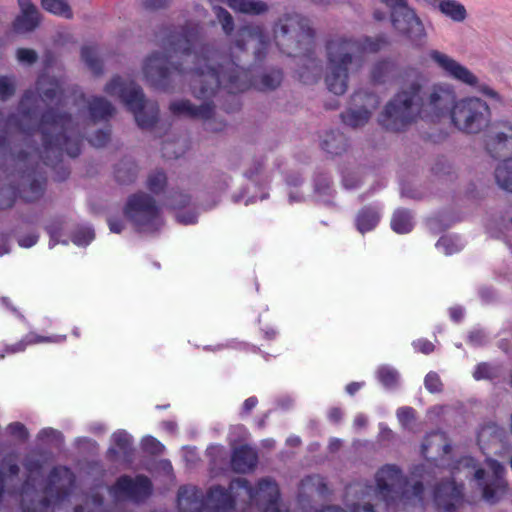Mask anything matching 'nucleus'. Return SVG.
Segmentation results:
<instances>
[{
	"mask_svg": "<svg viewBox=\"0 0 512 512\" xmlns=\"http://www.w3.org/2000/svg\"><path fill=\"white\" fill-rule=\"evenodd\" d=\"M473 377L476 380L489 379L491 378V368L487 363H479L473 373Z\"/></svg>",
	"mask_w": 512,
	"mask_h": 512,
	"instance_id": "54",
	"label": "nucleus"
},
{
	"mask_svg": "<svg viewBox=\"0 0 512 512\" xmlns=\"http://www.w3.org/2000/svg\"><path fill=\"white\" fill-rule=\"evenodd\" d=\"M321 147L328 154L341 155L347 150L348 140L342 132L331 130L322 140Z\"/></svg>",
	"mask_w": 512,
	"mask_h": 512,
	"instance_id": "27",
	"label": "nucleus"
},
{
	"mask_svg": "<svg viewBox=\"0 0 512 512\" xmlns=\"http://www.w3.org/2000/svg\"><path fill=\"white\" fill-rule=\"evenodd\" d=\"M233 11L247 15H261L268 11L267 3L262 0H223Z\"/></svg>",
	"mask_w": 512,
	"mask_h": 512,
	"instance_id": "25",
	"label": "nucleus"
},
{
	"mask_svg": "<svg viewBox=\"0 0 512 512\" xmlns=\"http://www.w3.org/2000/svg\"><path fill=\"white\" fill-rule=\"evenodd\" d=\"M233 479L228 487L212 485L203 495L202 491L194 486H181L177 499L180 506L205 512H234L237 508L242 511L243 502L240 489L232 488Z\"/></svg>",
	"mask_w": 512,
	"mask_h": 512,
	"instance_id": "7",
	"label": "nucleus"
},
{
	"mask_svg": "<svg viewBox=\"0 0 512 512\" xmlns=\"http://www.w3.org/2000/svg\"><path fill=\"white\" fill-rule=\"evenodd\" d=\"M489 105L478 97H465L454 103L450 109L452 124L466 134H479L491 123Z\"/></svg>",
	"mask_w": 512,
	"mask_h": 512,
	"instance_id": "10",
	"label": "nucleus"
},
{
	"mask_svg": "<svg viewBox=\"0 0 512 512\" xmlns=\"http://www.w3.org/2000/svg\"><path fill=\"white\" fill-rule=\"evenodd\" d=\"M413 347L416 351L423 354H430L434 351V344L427 339H419L413 342Z\"/></svg>",
	"mask_w": 512,
	"mask_h": 512,
	"instance_id": "55",
	"label": "nucleus"
},
{
	"mask_svg": "<svg viewBox=\"0 0 512 512\" xmlns=\"http://www.w3.org/2000/svg\"><path fill=\"white\" fill-rule=\"evenodd\" d=\"M387 44L384 36L353 38L336 36L326 43L327 73L325 84L335 95H343L348 88L349 70H358L365 53H376Z\"/></svg>",
	"mask_w": 512,
	"mask_h": 512,
	"instance_id": "5",
	"label": "nucleus"
},
{
	"mask_svg": "<svg viewBox=\"0 0 512 512\" xmlns=\"http://www.w3.org/2000/svg\"><path fill=\"white\" fill-rule=\"evenodd\" d=\"M113 446L106 451V458L111 462L118 460L122 454L124 458H130L133 454L132 438L124 430H118L112 435Z\"/></svg>",
	"mask_w": 512,
	"mask_h": 512,
	"instance_id": "24",
	"label": "nucleus"
},
{
	"mask_svg": "<svg viewBox=\"0 0 512 512\" xmlns=\"http://www.w3.org/2000/svg\"><path fill=\"white\" fill-rule=\"evenodd\" d=\"M115 497H124L135 503H141L151 496L153 485L151 480L138 474L134 478L129 475L118 477L110 489Z\"/></svg>",
	"mask_w": 512,
	"mask_h": 512,
	"instance_id": "17",
	"label": "nucleus"
},
{
	"mask_svg": "<svg viewBox=\"0 0 512 512\" xmlns=\"http://www.w3.org/2000/svg\"><path fill=\"white\" fill-rule=\"evenodd\" d=\"M464 486L453 479H443L433 488V503L437 512H458L464 504Z\"/></svg>",
	"mask_w": 512,
	"mask_h": 512,
	"instance_id": "18",
	"label": "nucleus"
},
{
	"mask_svg": "<svg viewBox=\"0 0 512 512\" xmlns=\"http://www.w3.org/2000/svg\"><path fill=\"white\" fill-rule=\"evenodd\" d=\"M258 404V398L256 396H250L248 397L241 407V415L247 416L250 414V412L257 406Z\"/></svg>",
	"mask_w": 512,
	"mask_h": 512,
	"instance_id": "56",
	"label": "nucleus"
},
{
	"mask_svg": "<svg viewBox=\"0 0 512 512\" xmlns=\"http://www.w3.org/2000/svg\"><path fill=\"white\" fill-rule=\"evenodd\" d=\"M214 13L225 34L231 35L234 31V19L232 15L221 6L214 7Z\"/></svg>",
	"mask_w": 512,
	"mask_h": 512,
	"instance_id": "42",
	"label": "nucleus"
},
{
	"mask_svg": "<svg viewBox=\"0 0 512 512\" xmlns=\"http://www.w3.org/2000/svg\"><path fill=\"white\" fill-rule=\"evenodd\" d=\"M233 489H240L242 494V512H261L269 504L273 505L276 500H280V490L277 482L265 477L257 481L252 486L246 478H235L232 484Z\"/></svg>",
	"mask_w": 512,
	"mask_h": 512,
	"instance_id": "12",
	"label": "nucleus"
},
{
	"mask_svg": "<svg viewBox=\"0 0 512 512\" xmlns=\"http://www.w3.org/2000/svg\"><path fill=\"white\" fill-rule=\"evenodd\" d=\"M138 174V166L132 160H122L115 166V179L120 184L133 183Z\"/></svg>",
	"mask_w": 512,
	"mask_h": 512,
	"instance_id": "32",
	"label": "nucleus"
},
{
	"mask_svg": "<svg viewBox=\"0 0 512 512\" xmlns=\"http://www.w3.org/2000/svg\"><path fill=\"white\" fill-rule=\"evenodd\" d=\"M38 239H39L38 234L31 233V234H28V235H25V236H22L21 238H19L18 243L21 247L30 248L37 243Z\"/></svg>",
	"mask_w": 512,
	"mask_h": 512,
	"instance_id": "58",
	"label": "nucleus"
},
{
	"mask_svg": "<svg viewBox=\"0 0 512 512\" xmlns=\"http://www.w3.org/2000/svg\"><path fill=\"white\" fill-rule=\"evenodd\" d=\"M34 96H35L34 91L31 89H28L23 93V95L21 97L20 108H21L22 115L25 117H30L32 114V109L30 107H25V105L27 102L31 101L34 98Z\"/></svg>",
	"mask_w": 512,
	"mask_h": 512,
	"instance_id": "53",
	"label": "nucleus"
},
{
	"mask_svg": "<svg viewBox=\"0 0 512 512\" xmlns=\"http://www.w3.org/2000/svg\"><path fill=\"white\" fill-rule=\"evenodd\" d=\"M217 90L215 93H217ZM216 94L209 98H198L199 100H204L199 106L193 105L189 100L182 99L172 101L169 105V110L174 116H184L190 119H202V120H210L214 116L215 105L210 99H212Z\"/></svg>",
	"mask_w": 512,
	"mask_h": 512,
	"instance_id": "21",
	"label": "nucleus"
},
{
	"mask_svg": "<svg viewBox=\"0 0 512 512\" xmlns=\"http://www.w3.org/2000/svg\"><path fill=\"white\" fill-rule=\"evenodd\" d=\"M350 512H376L375 506L370 503L364 504H353L350 508Z\"/></svg>",
	"mask_w": 512,
	"mask_h": 512,
	"instance_id": "61",
	"label": "nucleus"
},
{
	"mask_svg": "<svg viewBox=\"0 0 512 512\" xmlns=\"http://www.w3.org/2000/svg\"><path fill=\"white\" fill-rule=\"evenodd\" d=\"M111 137V129H99L89 139V143L96 147L101 148L108 144Z\"/></svg>",
	"mask_w": 512,
	"mask_h": 512,
	"instance_id": "45",
	"label": "nucleus"
},
{
	"mask_svg": "<svg viewBox=\"0 0 512 512\" xmlns=\"http://www.w3.org/2000/svg\"><path fill=\"white\" fill-rule=\"evenodd\" d=\"M124 214L138 232H158L164 225L160 208L155 199L142 191L128 197L124 206Z\"/></svg>",
	"mask_w": 512,
	"mask_h": 512,
	"instance_id": "11",
	"label": "nucleus"
},
{
	"mask_svg": "<svg viewBox=\"0 0 512 512\" xmlns=\"http://www.w3.org/2000/svg\"><path fill=\"white\" fill-rule=\"evenodd\" d=\"M95 237L94 231L90 228L80 229L72 237L77 245H88Z\"/></svg>",
	"mask_w": 512,
	"mask_h": 512,
	"instance_id": "49",
	"label": "nucleus"
},
{
	"mask_svg": "<svg viewBox=\"0 0 512 512\" xmlns=\"http://www.w3.org/2000/svg\"><path fill=\"white\" fill-rule=\"evenodd\" d=\"M429 58L440 68L448 77L455 79L465 85L476 88L484 96L497 102H501V96L497 91L486 84H479L478 78L467 67L463 66L455 59L438 50H431Z\"/></svg>",
	"mask_w": 512,
	"mask_h": 512,
	"instance_id": "14",
	"label": "nucleus"
},
{
	"mask_svg": "<svg viewBox=\"0 0 512 512\" xmlns=\"http://www.w3.org/2000/svg\"><path fill=\"white\" fill-rule=\"evenodd\" d=\"M391 228L398 234L409 233L413 229V218L409 210L397 209L391 219Z\"/></svg>",
	"mask_w": 512,
	"mask_h": 512,
	"instance_id": "33",
	"label": "nucleus"
},
{
	"mask_svg": "<svg viewBox=\"0 0 512 512\" xmlns=\"http://www.w3.org/2000/svg\"><path fill=\"white\" fill-rule=\"evenodd\" d=\"M343 413L339 407H332L328 412V419L333 423H339L342 419Z\"/></svg>",
	"mask_w": 512,
	"mask_h": 512,
	"instance_id": "64",
	"label": "nucleus"
},
{
	"mask_svg": "<svg viewBox=\"0 0 512 512\" xmlns=\"http://www.w3.org/2000/svg\"><path fill=\"white\" fill-rule=\"evenodd\" d=\"M67 336L65 334H57L52 336H42L36 332H29L21 340L14 344H4L6 355L16 354L24 352L28 346L36 345L40 343H62L66 341Z\"/></svg>",
	"mask_w": 512,
	"mask_h": 512,
	"instance_id": "22",
	"label": "nucleus"
},
{
	"mask_svg": "<svg viewBox=\"0 0 512 512\" xmlns=\"http://www.w3.org/2000/svg\"><path fill=\"white\" fill-rule=\"evenodd\" d=\"M62 475L69 476L70 481H73V475L67 467H53L49 472L47 483L44 487L45 494H53L54 486L56 482L62 477Z\"/></svg>",
	"mask_w": 512,
	"mask_h": 512,
	"instance_id": "38",
	"label": "nucleus"
},
{
	"mask_svg": "<svg viewBox=\"0 0 512 512\" xmlns=\"http://www.w3.org/2000/svg\"><path fill=\"white\" fill-rule=\"evenodd\" d=\"M75 124L71 113L59 111L55 107L45 109L39 118L38 131L41 134V148L36 147L29 153L28 166L33 157L39 158L42 163L51 167L54 172V180L65 181L70 176V169L63 163V155L66 153L71 158H76L81 153L82 137L73 136ZM39 165L37 162L34 166Z\"/></svg>",
	"mask_w": 512,
	"mask_h": 512,
	"instance_id": "3",
	"label": "nucleus"
},
{
	"mask_svg": "<svg viewBox=\"0 0 512 512\" xmlns=\"http://www.w3.org/2000/svg\"><path fill=\"white\" fill-rule=\"evenodd\" d=\"M375 493L385 503L386 512H391L400 503L422 504L425 487L421 481H416L408 488L407 478L402 470L394 464L382 466L375 474Z\"/></svg>",
	"mask_w": 512,
	"mask_h": 512,
	"instance_id": "6",
	"label": "nucleus"
},
{
	"mask_svg": "<svg viewBox=\"0 0 512 512\" xmlns=\"http://www.w3.org/2000/svg\"><path fill=\"white\" fill-rule=\"evenodd\" d=\"M8 433L13 438L26 442L29 438V432L26 426L21 422H12L7 427Z\"/></svg>",
	"mask_w": 512,
	"mask_h": 512,
	"instance_id": "46",
	"label": "nucleus"
},
{
	"mask_svg": "<svg viewBox=\"0 0 512 512\" xmlns=\"http://www.w3.org/2000/svg\"><path fill=\"white\" fill-rule=\"evenodd\" d=\"M257 452L248 445H241L233 450L231 468L237 473H248L257 466Z\"/></svg>",
	"mask_w": 512,
	"mask_h": 512,
	"instance_id": "23",
	"label": "nucleus"
},
{
	"mask_svg": "<svg viewBox=\"0 0 512 512\" xmlns=\"http://www.w3.org/2000/svg\"><path fill=\"white\" fill-rule=\"evenodd\" d=\"M177 220L185 225L194 224L197 221V215L195 212L178 213Z\"/></svg>",
	"mask_w": 512,
	"mask_h": 512,
	"instance_id": "59",
	"label": "nucleus"
},
{
	"mask_svg": "<svg viewBox=\"0 0 512 512\" xmlns=\"http://www.w3.org/2000/svg\"><path fill=\"white\" fill-rule=\"evenodd\" d=\"M314 38L309 19L301 14L285 13L274 23V42L281 53L299 58L302 66L297 76L304 84L317 82L321 75V61L314 53Z\"/></svg>",
	"mask_w": 512,
	"mask_h": 512,
	"instance_id": "4",
	"label": "nucleus"
},
{
	"mask_svg": "<svg viewBox=\"0 0 512 512\" xmlns=\"http://www.w3.org/2000/svg\"><path fill=\"white\" fill-rule=\"evenodd\" d=\"M155 43L163 52H153L143 63V74L156 90L173 92L186 78L195 98H209L217 90L228 94L242 93L251 87L259 91L276 89L283 80L280 69L254 77L251 68L241 67L227 54L201 39L200 26L187 21L178 28L162 27Z\"/></svg>",
	"mask_w": 512,
	"mask_h": 512,
	"instance_id": "1",
	"label": "nucleus"
},
{
	"mask_svg": "<svg viewBox=\"0 0 512 512\" xmlns=\"http://www.w3.org/2000/svg\"><path fill=\"white\" fill-rule=\"evenodd\" d=\"M377 377L386 388H394L398 384L399 374L395 369L383 366L378 369Z\"/></svg>",
	"mask_w": 512,
	"mask_h": 512,
	"instance_id": "41",
	"label": "nucleus"
},
{
	"mask_svg": "<svg viewBox=\"0 0 512 512\" xmlns=\"http://www.w3.org/2000/svg\"><path fill=\"white\" fill-rule=\"evenodd\" d=\"M44 10L67 19L72 18L73 13L67 0H41Z\"/></svg>",
	"mask_w": 512,
	"mask_h": 512,
	"instance_id": "37",
	"label": "nucleus"
},
{
	"mask_svg": "<svg viewBox=\"0 0 512 512\" xmlns=\"http://www.w3.org/2000/svg\"><path fill=\"white\" fill-rule=\"evenodd\" d=\"M81 59L95 76L103 73V63L97 56V49L92 45H85L81 49Z\"/></svg>",
	"mask_w": 512,
	"mask_h": 512,
	"instance_id": "34",
	"label": "nucleus"
},
{
	"mask_svg": "<svg viewBox=\"0 0 512 512\" xmlns=\"http://www.w3.org/2000/svg\"><path fill=\"white\" fill-rule=\"evenodd\" d=\"M38 11L21 12L13 22V30L17 33H26L35 30L40 24Z\"/></svg>",
	"mask_w": 512,
	"mask_h": 512,
	"instance_id": "31",
	"label": "nucleus"
},
{
	"mask_svg": "<svg viewBox=\"0 0 512 512\" xmlns=\"http://www.w3.org/2000/svg\"><path fill=\"white\" fill-rule=\"evenodd\" d=\"M433 445H437V451H441L443 454L450 453L452 449L451 445L446 442L445 434L440 431H432L425 436L421 444V453L424 457L428 456Z\"/></svg>",
	"mask_w": 512,
	"mask_h": 512,
	"instance_id": "29",
	"label": "nucleus"
},
{
	"mask_svg": "<svg viewBox=\"0 0 512 512\" xmlns=\"http://www.w3.org/2000/svg\"><path fill=\"white\" fill-rule=\"evenodd\" d=\"M395 69V63L389 59H383L376 62L371 70V80L374 83H385L389 75Z\"/></svg>",
	"mask_w": 512,
	"mask_h": 512,
	"instance_id": "36",
	"label": "nucleus"
},
{
	"mask_svg": "<svg viewBox=\"0 0 512 512\" xmlns=\"http://www.w3.org/2000/svg\"><path fill=\"white\" fill-rule=\"evenodd\" d=\"M351 101L358 108H349L342 112L340 117L342 122L352 128L364 126L370 119L372 111L375 110L379 103V97L373 93L365 90L355 92Z\"/></svg>",
	"mask_w": 512,
	"mask_h": 512,
	"instance_id": "16",
	"label": "nucleus"
},
{
	"mask_svg": "<svg viewBox=\"0 0 512 512\" xmlns=\"http://www.w3.org/2000/svg\"><path fill=\"white\" fill-rule=\"evenodd\" d=\"M141 445L144 452L153 456L161 455L165 451V446L153 436L145 437Z\"/></svg>",
	"mask_w": 512,
	"mask_h": 512,
	"instance_id": "43",
	"label": "nucleus"
},
{
	"mask_svg": "<svg viewBox=\"0 0 512 512\" xmlns=\"http://www.w3.org/2000/svg\"><path fill=\"white\" fill-rule=\"evenodd\" d=\"M391 9V22L395 30L406 36L416 47L426 42L423 23L406 0H382Z\"/></svg>",
	"mask_w": 512,
	"mask_h": 512,
	"instance_id": "13",
	"label": "nucleus"
},
{
	"mask_svg": "<svg viewBox=\"0 0 512 512\" xmlns=\"http://www.w3.org/2000/svg\"><path fill=\"white\" fill-rule=\"evenodd\" d=\"M167 184V176L162 170L151 173L147 179V188L153 194L161 193Z\"/></svg>",
	"mask_w": 512,
	"mask_h": 512,
	"instance_id": "39",
	"label": "nucleus"
},
{
	"mask_svg": "<svg viewBox=\"0 0 512 512\" xmlns=\"http://www.w3.org/2000/svg\"><path fill=\"white\" fill-rule=\"evenodd\" d=\"M456 93L447 84L427 87L422 77L404 84L386 104L379 116V124L387 131L400 132L407 129L418 118L435 122L449 115Z\"/></svg>",
	"mask_w": 512,
	"mask_h": 512,
	"instance_id": "2",
	"label": "nucleus"
},
{
	"mask_svg": "<svg viewBox=\"0 0 512 512\" xmlns=\"http://www.w3.org/2000/svg\"><path fill=\"white\" fill-rule=\"evenodd\" d=\"M504 468L499 463H494L493 474L486 479V471L483 468L476 469L474 479L482 489L483 499L494 504L498 502L500 495L505 492L506 482L503 478Z\"/></svg>",
	"mask_w": 512,
	"mask_h": 512,
	"instance_id": "20",
	"label": "nucleus"
},
{
	"mask_svg": "<svg viewBox=\"0 0 512 512\" xmlns=\"http://www.w3.org/2000/svg\"><path fill=\"white\" fill-rule=\"evenodd\" d=\"M489 126L484 137L487 153L494 159L512 157V121H496Z\"/></svg>",
	"mask_w": 512,
	"mask_h": 512,
	"instance_id": "15",
	"label": "nucleus"
},
{
	"mask_svg": "<svg viewBox=\"0 0 512 512\" xmlns=\"http://www.w3.org/2000/svg\"><path fill=\"white\" fill-rule=\"evenodd\" d=\"M171 0H142V7L147 11L167 8Z\"/></svg>",
	"mask_w": 512,
	"mask_h": 512,
	"instance_id": "51",
	"label": "nucleus"
},
{
	"mask_svg": "<svg viewBox=\"0 0 512 512\" xmlns=\"http://www.w3.org/2000/svg\"><path fill=\"white\" fill-rule=\"evenodd\" d=\"M16 92L13 77L0 76V101H7Z\"/></svg>",
	"mask_w": 512,
	"mask_h": 512,
	"instance_id": "44",
	"label": "nucleus"
},
{
	"mask_svg": "<svg viewBox=\"0 0 512 512\" xmlns=\"http://www.w3.org/2000/svg\"><path fill=\"white\" fill-rule=\"evenodd\" d=\"M173 208L182 209L188 206L191 202V196L183 192H176L172 195Z\"/></svg>",
	"mask_w": 512,
	"mask_h": 512,
	"instance_id": "52",
	"label": "nucleus"
},
{
	"mask_svg": "<svg viewBox=\"0 0 512 512\" xmlns=\"http://www.w3.org/2000/svg\"><path fill=\"white\" fill-rule=\"evenodd\" d=\"M175 145L174 142H164L162 146V154L165 158H178L179 154L176 153L175 150H172V147Z\"/></svg>",
	"mask_w": 512,
	"mask_h": 512,
	"instance_id": "60",
	"label": "nucleus"
},
{
	"mask_svg": "<svg viewBox=\"0 0 512 512\" xmlns=\"http://www.w3.org/2000/svg\"><path fill=\"white\" fill-rule=\"evenodd\" d=\"M88 110L94 122L107 120L115 113L114 106L104 97L95 96L88 102Z\"/></svg>",
	"mask_w": 512,
	"mask_h": 512,
	"instance_id": "26",
	"label": "nucleus"
},
{
	"mask_svg": "<svg viewBox=\"0 0 512 512\" xmlns=\"http://www.w3.org/2000/svg\"><path fill=\"white\" fill-rule=\"evenodd\" d=\"M110 96H117L133 113L140 128H152L158 121L159 108L152 104L146 109V99L142 88L133 80H124L114 76L104 88Z\"/></svg>",
	"mask_w": 512,
	"mask_h": 512,
	"instance_id": "9",
	"label": "nucleus"
},
{
	"mask_svg": "<svg viewBox=\"0 0 512 512\" xmlns=\"http://www.w3.org/2000/svg\"><path fill=\"white\" fill-rule=\"evenodd\" d=\"M255 44L254 64L261 63L268 53L270 38L262 25L247 24L237 31L234 44L240 51H244L248 43Z\"/></svg>",
	"mask_w": 512,
	"mask_h": 512,
	"instance_id": "19",
	"label": "nucleus"
},
{
	"mask_svg": "<svg viewBox=\"0 0 512 512\" xmlns=\"http://www.w3.org/2000/svg\"><path fill=\"white\" fill-rule=\"evenodd\" d=\"M300 489L305 493L317 494L321 497L329 494L325 478L317 474L304 477L300 482Z\"/></svg>",
	"mask_w": 512,
	"mask_h": 512,
	"instance_id": "30",
	"label": "nucleus"
},
{
	"mask_svg": "<svg viewBox=\"0 0 512 512\" xmlns=\"http://www.w3.org/2000/svg\"><path fill=\"white\" fill-rule=\"evenodd\" d=\"M380 220L379 212L372 206L361 208L356 217V228L362 234L373 230Z\"/></svg>",
	"mask_w": 512,
	"mask_h": 512,
	"instance_id": "28",
	"label": "nucleus"
},
{
	"mask_svg": "<svg viewBox=\"0 0 512 512\" xmlns=\"http://www.w3.org/2000/svg\"><path fill=\"white\" fill-rule=\"evenodd\" d=\"M20 171L17 185L0 188V210L12 208L19 197L24 202L38 201L44 195L47 185L46 173L39 170V165L28 166L29 154L22 150L16 155Z\"/></svg>",
	"mask_w": 512,
	"mask_h": 512,
	"instance_id": "8",
	"label": "nucleus"
},
{
	"mask_svg": "<svg viewBox=\"0 0 512 512\" xmlns=\"http://www.w3.org/2000/svg\"><path fill=\"white\" fill-rule=\"evenodd\" d=\"M495 179L499 187L512 192V159L506 158L495 170Z\"/></svg>",
	"mask_w": 512,
	"mask_h": 512,
	"instance_id": "35",
	"label": "nucleus"
},
{
	"mask_svg": "<svg viewBox=\"0 0 512 512\" xmlns=\"http://www.w3.org/2000/svg\"><path fill=\"white\" fill-rule=\"evenodd\" d=\"M108 225L109 229L114 233H120L124 228L122 220L118 218H109Z\"/></svg>",
	"mask_w": 512,
	"mask_h": 512,
	"instance_id": "62",
	"label": "nucleus"
},
{
	"mask_svg": "<svg viewBox=\"0 0 512 512\" xmlns=\"http://www.w3.org/2000/svg\"><path fill=\"white\" fill-rule=\"evenodd\" d=\"M449 315L452 321L459 323L463 319L464 312L461 307L455 306L450 308Z\"/></svg>",
	"mask_w": 512,
	"mask_h": 512,
	"instance_id": "63",
	"label": "nucleus"
},
{
	"mask_svg": "<svg viewBox=\"0 0 512 512\" xmlns=\"http://www.w3.org/2000/svg\"><path fill=\"white\" fill-rule=\"evenodd\" d=\"M46 230L50 236L49 246L53 247L59 242V237L61 236V229L58 226L49 225L46 228Z\"/></svg>",
	"mask_w": 512,
	"mask_h": 512,
	"instance_id": "57",
	"label": "nucleus"
},
{
	"mask_svg": "<svg viewBox=\"0 0 512 512\" xmlns=\"http://www.w3.org/2000/svg\"><path fill=\"white\" fill-rule=\"evenodd\" d=\"M425 388L431 393H438L442 391L443 384L436 372H429L424 379Z\"/></svg>",
	"mask_w": 512,
	"mask_h": 512,
	"instance_id": "47",
	"label": "nucleus"
},
{
	"mask_svg": "<svg viewBox=\"0 0 512 512\" xmlns=\"http://www.w3.org/2000/svg\"><path fill=\"white\" fill-rule=\"evenodd\" d=\"M16 58L20 63L33 65L38 60V54L35 50L30 48H18Z\"/></svg>",
	"mask_w": 512,
	"mask_h": 512,
	"instance_id": "48",
	"label": "nucleus"
},
{
	"mask_svg": "<svg viewBox=\"0 0 512 512\" xmlns=\"http://www.w3.org/2000/svg\"><path fill=\"white\" fill-rule=\"evenodd\" d=\"M415 409L410 406H403L397 410V418L403 424H409L415 420Z\"/></svg>",
	"mask_w": 512,
	"mask_h": 512,
	"instance_id": "50",
	"label": "nucleus"
},
{
	"mask_svg": "<svg viewBox=\"0 0 512 512\" xmlns=\"http://www.w3.org/2000/svg\"><path fill=\"white\" fill-rule=\"evenodd\" d=\"M40 84H41V81L38 80L37 81V89L39 90L40 97H41L42 101L51 102V101H54L55 99H58V101H60L63 91L57 82L50 81L49 86L44 89H42L40 87Z\"/></svg>",
	"mask_w": 512,
	"mask_h": 512,
	"instance_id": "40",
	"label": "nucleus"
}]
</instances>
